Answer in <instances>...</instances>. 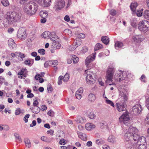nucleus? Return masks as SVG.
Returning <instances> with one entry per match:
<instances>
[{
    "instance_id": "1",
    "label": "nucleus",
    "mask_w": 149,
    "mask_h": 149,
    "mask_svg": "<svg viewBox=\"0 0 149 149\" xmlns=\"http://www.w3.org/2000/svg\"><path fill=\"white\" fill-rule=\"evenodd\" d=\"M120 122L123 123L128 127V131L125 134L124 137L126 141H131L132 139L136 141L138 139V131L135 127H133L131 124V121L128 112L124 113L119 118Z\"/></svg>"
},
{
    "instance_id": "2",
    "label": "nucleus",
    "mask_w": 149,
    "mask_h": 149,
    "mask_svg": "<svg viewBox=\"0 0 149 149\" xmlns=\"http://www.w3.org/2000/svg\"><path fill=\"white\" fill-rule=\"evenodd\" d=\"M21 15L20 13L15 11L8 12L6 15V22L9 25L20 21Z\"/></svg>"
},
{
    "instance_id": "3",
    "label": "nucleus",
    "mask_w": 149,
    "mask_h": 149,
    "mask_svg": "<svg viewBox=\"0 0 149 149\" xmlns=\"http://www.w3.org/2000/svg\"><path fill=\"white\" fill-rule=\"evenodd\" d=\"M119 97L118 100H120L121 102L116 104L117 108L118 111L120 112L125 111L126 110L125 102L128 99L126 91L125 90L122 91H120Z\"/></svg>"
},
{
    "instance_id": "4",
    "label": "nucleus",
    "mask_w": 149,
    "mask_h": 149,
    "mask_svg": "<svg viewBox=\"0 0 149 149\" xmlns=\"http://www.w3.org/2000/svg\"><path fill=\"white\" fill-rule=\"evenodd\" d=\"M23 5H24V11L30 15L35 14L38 8V5L33 1H27Z\"/></svg>"
},
{
    "instance_id": "5",
    "label": "nucleus",
    "mask_w": 149,
    "mask_h": 149,
    "mask_svg": "<svg viewBox=\"0 0 149 149\" xmlns=\"http://www.w3.org/2000/svg\"><path fill=\"white\" fill-rule=\"evenodd\" d=\"M128 75L127 72L126 71H122L121 70L117 72L115 75V80L119 82L125 80L126 81H128L127 79Z\"/></svg>"
},
{
    "instance_id": "6",
    "label": "nucleus",
    "mask_w": 149,
    "mask_h": 149,
    "mask_svg": "<svg viewBox=\"0 0 149 149\" xmlns=\"http://www.w3.org/2000/svg\"><path fill=\"white\" fill-rule=\"evenodd\" d=\"M87 72V75L86 77V81L87 84H92L95 82L96 78L95 74L92 72H91L89 70H86Z\"/></svg>"
},
{
    "instance_id": "7",
    "label": "nucleus",
    "mask_w": 149,
    "mask_h": 149,
    "mask_svg": "<svg viewBox=\"0 0 149 149\" xmlns=\"http://www.w3.org/2000/svg\"><path fill=\"white\" fill-rule=\"evenodd\" d=\"M115 72L114 67L112 66H109L107 69L106 78L107 83L108 81H112L113 76Z\"/></svg>"
},
{
    "instance_id": "8",
    "label": "nucleus",
    "mask_w": 149,
    "mask_h": 149,
    "mask_svg": "<svg viewBox=\"0 0 149 149\" xmlns=\"http://www.w3.org/2000/svg\"><path fill=\"white\" fill-rule=\"evenodd\" d=\"M139 29L141 31H146L149 30V22L144 20L140 22Z\"/></svg>"
},
{
    "instance_id": "9",
    "label": "nucleus",
    "mask_w": 149,
    "mask_h": 149,
    "mask_svg": "<svg viewBox=\"0 0 149 149\" xmlns=\"http://www.w3.org/2000/svg\"><path fill=\"white\" fill-rule=\"evenodd\" d=\"M65 2L64 0H56L54 8L56 10L58 11L64 7Z\"/></svg>"
},
{
    "instance_id": "10",
    "label": "nucleus",
    "mask_w": 149,
    "mask_h": 149,
    "mask_svg": "<svg viewBox=\"0 0 149 149\" xmlns=\"http://www.w3.org/2000/svg\"><path fill=\"white\" fill-rule=\"evenodd\" d=\"M17 36L21 40H24L26 37L25 29L22 28L19 29L18 30Z\"/></svg>"
},
{
    "instance_id": "11",
    "label": "nucleus",
    "mask_w": 149,
    "mask_h": 149,
    "mask_svg": "<svg viewBox=\"0 0 149 149\" xmlns=\"http://www.w3.org/2000/svg\"><path fill=\"white\" fill-rule=\"evenodd\" d=\"M96 54V53L95 52L86 58L85 60V63L87 67H88L90 63L95 59Z\"/></svg>"
},
{
    "instance_id": "12",
    "label": "nucleus",
    "mask_w": 149,
    "mask_h": 149,
    "mask_svg": "<svg viewBox=\"0 0 149 149\" xmlns=\"http://www.w3.org/2000/svg\"><path fill=\"white\" fill-rule=\"evenodd\" d=\"M132 141H126L125 142V146L127 149H136L135 148L137 147L136 143H133Z\"/></svg>"
},
{
    "instance_id": "13",
    "label": "nucleus",
    "mask_w": 149,
    "mask_h": 149,
    "mask_svg": "<svg viewBox=\"0 0 149 149\" xmlns=\"http://www.w3.org/2000/svg\"><path fill=\"white\" fill-rule=\"evenodd\" d=\"M141 110V106L139 104H136L132 108V111L133 113L136 115H138L140 113Z\"/></svg>"
},
{
    "instance_id": "14",
    "label": "nucleus",
    "mask_w": 149,
    "mask_h": 149,
    "mask_svg": "<svg viewBox=\"0 0 149 149\" xmlns=\"http://www.w3.org/2000/svg\"><path fill=\"white\" fill-rule=\"evenodd\" d=\"M132 39L135 43H137L143 41L144 38L141 35H138L133 36L132 37Z\"/></svg>"
},
{
    "instance_id": "15",
    "label": "nucleus",
    "mask_w": 149,
    "mask_h": 149,
    "mask_svg": "<svg viewBox=\"0 0 149 149\" xmlns=\"http://www.w3.org/2000/svg\"><path fill=\"white\" fill-rule=\"evenodd\" d=\"M75 120L77 123L81 124L86 122V120L84 117L80 116H77Z\"/></svg>"
},
{
    "instance_id": "16",
    "label": "nucleus",
    "mask_w": 149,
    "mask_h": 149,
    "mask_svg": "<svg viewBox=\"0 0 149 149\" xmlns=\"http://www.w3.org/2000/svg\"><path fill=\"white\" fill-rule=\"evenodd\" d=\"M30 109L31 111L35 113L38 114L39 113L40 111V109L38 107H30Z\"/></svg>"
},
{
    "instance_id": "17",
    "label": "nucleus",
    "mask_w": 149,
    "mask_h": 149,
    "mask_svg": "<svg viewBox=\"0 0 149 149\" xmlns=\"http://www.w3.org/2000/svg\"><path fill=\"white\" fill-rule=\"evenodd\" d=\"M95 126L93 124L88 123H86L85 125V128L88 130H91L95 128Z\"/></svg>"
},
{
    "instance_id": "18",
    "label": "nucleus",
    "mask_w": 149,
    "mask_h": 149,
    "mask_svg": "<svg viewBox=\"0 0 149 149\" xmlns=\"http://www.w3.org/2000/svg\"><path fill=\"white\" fill-rule=\"evenodd\" d=\"M8 45L12 49L14 48L16 46V45L15 43L14 40L12 38H10L8 40Z\"/></svg>"
},
{
    "instance_id": "19",
    "label": "nucleus",
    "mask_w": 149,
    "mask_h": 149,
    "mask_svg": "<svg viewBox=\"0 0 149 149\" xmlns=\"http://www.w3.org/2000/svg\"><path fill=\"white\" fill-rule=\"evenodd\" d=\"M137 141V142L138 143V144H145L146 143V138L144 136H141L140 137V136L139 135V137L138 139L136 141Z\"/></svg>"
},
{
    "instance_id": "20",
    "label": "nucleus",
    "mask_w": 149,
    "mask_h": 149,
    "mask_svg": "<svg viewBox=\"0 0 149 149\" xmlns=\"http://www.w3.org/2000/svg\"><path fill=\"white\" fill-rule=\"evenodd\" d=\"M51 0H42L41 5L44 7H47L50 3Z\"/></svg>"
},
{
    "instance_id": "21",
    "label": "nucleus",
    "mask_w": 149,
    "mask_h": 149,
    "mask_svg": "<svg viewBox=\"0 0 149 149\" xmlns=\"http://www.w3.org/2000/svg\"><path fill=\"white\" fill-rule=\"evenodd\" d=\"M101 40L106 45L108 44L109 41V37L107 36L102 37Z\"/></svg>"
},
{
    "instance_id": "22",
    "label": "nucleus",
    "mask_w": 149,
    "mask_h": 149,
    "mask_svg": "<svg viewBox=\"0 0 149 149\" xmlns=\"http://www.w3.org/2000/svg\"><path fill=\"white\" fill-rule=\"evenodd\" d=\"M138 6V4L136 2H134L131 3L130 6L131 10L134 13L135 12L136 7Z\"/></svg>"
},
{
    "instance_id": "23",
    "label": "nucleus",
    "mask_w": 149,
    "mask_h": 149,
    "mask_svg": "<svg viewBox=\"0 0 149 149\" xmlns=\"http://www.w3.org/2000/svg\"><path fill=\"white\" fill-rule=\"evenodd\" d=\"M40 17L42 18H46L48 16L47 12L46 11H41L39 13Z\"/></svg>"
},
{
    "instance_id": "24",
    "label": "nucleus",
    "mask_w": 149,
    "mask_h": 149,
    "mask_svg": "<svg viewBox=\"0 0 149 149\" xmlns=\"http://www.w3.org/2000/svg\"><path fill=\"white\" fill-rule=\"evenodd\" d=\"M79 137L82 140L86 141L87 140L86 135L85 134H83L81 132H77Z\"/></svg>"
},
{
    "instance_id": "25",
    "label": "nucleus",
    "mask_w": 149,
    "mask_h": 149,
    "mask_svg": "<svg viewBox=\"0 0 149 149\" xmlns=\"http://www.w3.org/2000/svg\"><path fill=\"white\" fill-rule=\"evenodd\" d=\"M108 140L109 142L112 143H115L116 141L115 136L112 135H111L109 136Z\"/></svg>"
},
{
    "instance_id": "26",
    "label": "nucleus",
    "mask_w": 149,
    "mask_h": 149,
    "mask_svg": "<svg viewBox=\"0 0 149 149\" xmlns=\"http://www.w3.org/2000/svg\"><path fill=\"white\" fill-rule=\"evenodd\" d=\"M59 41H58V42H56L52 43V46L54 48L56 49H59L60 48L61 45L60 43H59Z\"/></svg>"
},
{
    "instance_id": "27",
    "label": "nucleus",
    "mask_w": 149,
    "mask_h": 149,
    "mask_svg": "<svg viewBox=\"0 0 149 149\" xmlns=\"http://www.w3.org/2000/svg\"><path fill=\"white\" fill-rule=\"evenodd\" d=\"M95 96L93 93H90L88 95V99L91 102H93L95 99Z\"/></svg>"
},
{
    "instance_id": "28",
    "label": "nucleus",
    "mask_w": 149,
    "mask_h": 149,
    "mask_svg": "<svg viewBox=\"0 0 149 149\" xmlns=\"http://www.w3.org/2000/svg\"><path fill=\"white\" fill-rule=\"evenodd\" d=\"M123 45V43L121 42L117 41L115 44V47L116 49H118L119 48L122 47Z\"/></svg>"
},
{
    "instance_id": "29",
    "label": "nucleus",
    "mask_w": 149,
    "mask_h": 149,
    "mask_svg": "<svg viewBox=\"0 0 149 149\" xmlns=\"http://www.w3.org/2000/svg\"><path fill=\"white\" fill-rule=\"evenodd\" d=\"M24 143L26 147L30 148L31 146V144L30 140L28 138H25L24 139Z\"/></svg>"
},
{
    "instance_id": "30",
    "label": "nucleus",
    "mask_w": 149,
    "mask_h": 149,
    "mask_svg": "<svg viewBox=\"0 0 149 149\" xmlns=\"http://www.w3.org/2000/svg\"><path fill=\"white\" fill-rule=\"evenodd\" d=\"M136 149H146V147L145 144H137V147L135 148Z\"/></svg>"
},
{
    "instance_id": "31",
    "label": "nucleus",
    "mask_w": 149,
    "mask_h": 149,
    "mask_svg": "<svg viewBox=\"0 0 149 149\" xmlns=\"http://www.w3.org/2000/svg\"><path fill=\"white\" fill-rule=\"evenodd\" d=\"M81 43V40L79 38H77L74 42L73 44L76 45V47H77L78 46L80 45Z\"/></svg>"
},
{
    "instance_id": "32",
    "label": "nucleus",
    "mask_w": 149,
    "mask_h": 149,
    "mask_svg": "<svg viewBox=\"0 0 149 149\" xmlns=\"http://www.w3.org/2000/svg\"><path fill=\"white\" fill-rule=\"evenodd\" d=\"M51 32L48 31H46L44 32L42 34L43 37L45 39V38H50V34Z\"/></svg>"
},
{
    "instance_id": "33",
    "label": "nucleus",
    "mask_w": 149,
    "mask_h": 149,
    "mask_svg": "<svg viewBox=\"0 0 149 149\" xmlns=\"http://www.w3.org/2000/svg\"><path fill=\"white\" fill-rule=\"evenodd\" d=\"M32 60L33 61V63H31V61L29 59L26 60L24 61V64L25 65H28L29 66H31L33 64V60L32 59Z\"/></svg>"
},
{
    "instance_id": "34",
    "label": "nucleus",
    "mask_w": 149,
    "mask_h": 149,
    "mask_svg": "<svg viewBox=\"0 0 149 149\" xmlns=\"http://www.w3.org/2000/svg\"><path fill=\"white\" fill-rule=\"evenodd\" d=\"M143 16L146 19H149V10H145L143 13Z\"/></svg>"
},
{
    "instance_id": "35",
    "label": "nucleus",
    "mask_w": 149,
    "mask_h": 149,
    "mask_svg": "<svg viewBox=\"0 0 149 149\" xmlns=\"http://www.w3.org/2000/svg\"><path fill=\"white\" fill-rule=\"evenodd\" d=\"M102 48V44L100 43H97L95 45L94 47L95 51H96Z\"/></svg>"
},
{
    "instance_id": "36",
    "label": "nucleus",
    "mask_w": 149,
    "mask_h": 149,
    "mask_svg": "<svg viewBox=\"0 0 149 149\" xmlns=\"http://www.w3.org/2000/svg\"><path fill=\"white\" fill-rule=\"evenodd\" d=\"M72 57L74 63H76L78 62L79 60V58L78 57L74 55H72Z\"/></svg>"
},
{
    "instance_id": "37",
    "label": "nucleus",
    "mask_w": 149,
    "mask_h": 149,
    "mask_svg": "<svg viewBox=\"0 0 149 149\" xmlns=\"http://www.w3.org/2000/svg\"><path fill=\"white\" fill-rule=\"evenodd\" d=\"M50 61L51 66L52 67H55V66L58 65V62L57 60H51Z\"/></svg>"
},
{
    "instance_id": "38",
    "label": "nucleus",
    "mask_w": 149,
    "mask_h": 149,
    "mask_svg": "<svg viewBox=\"0 0 149 149\" xmlns=\"http://www.w3.org/2000/svg\"><path fill=\"white\" fill-rule=\"evenodd\" d=\"M38 99V98L37 97H35L33 99V107H38V105L39 104V103L37 100Z\"/></svg>"
},
{
    "instance_id": "39",
    "label": "nucleus",
    "mask_w": 149,
    "mask_h": 149,
    "mask_svg": "<svg viewBox=\"0 0 149 149\" xmlns=\"http://www.w3.org/2000/svg\"><path fill=\"white\" fill-rule=\"evenodd\" d=\"M88 117L91 119H94L95 118V115L93 113L88 112L87 113Z\"/></svg>"
},
{
    "instance_id": "40",
    "label": "nucleus",
    "mask_w": 149,
    "mask_h": 149,
    "mask_svg": "<svg viewBox=\"0 0 149 149\" xmlns=\"http://www.w3.org/2000/svg\"><path fill=\"white\" fill-rule=\"evenodd\" d=\"M26 70V68H23L19 72H18L17 74L18 75H26V73H24L25 71Z\"/></svg>"
},
{
    "instance_id": "41",
    "label": "nucleus",
    "mask_w": 149,
    "mask_h": 149,
    "mask_svg": "<svg viewBox=\"0 0 149 149\" xmlns=\"http://www.w3.org/2000/svg\"><path fill=\"white\" fill-rule=\"evenodd\" d=\"M1 2L5 6H8L9 5V3L8 0H1Z\"/></svg>"
},
{
    "instance_id": "42",
    "label": "nucleus",
    "mask_w": 149,
    "mask_h": 149,
    "mask_svg": "<svg viewBox=\"0 0 149 149\" xmlns=\"http://www.w3.org/2000/svg\"><path fill=\"white\" fill-rule=\"evenodd\" d=\"M14 136L18 140L19 143L22 142L21 138L18 134L17 133L15 134Z\"/></svg>"
},
{
    "instance_id": "43",
    "label": "nucleus",
    "mask_w": 149,
    "mask_h": 149,
    "mask_svg": "<svg viewBox=\"0 0 149 149\" xmlns=\"http://www.w3.org/2000/svg\"><path fill=\"white\" fill-rule=\"evenodd\" d=\"M96 144L98 145H101L104 143V141L101 139H98L96 140Z\"/></svg>"
},
{
    "instance_id": "44",
    "label": "nucleus",
    "mask_w": 149,
    "mask_h": 149,
    "mask_svg": "<svg viewBox=\"0 0 149 149\" xmlns=\"http://www.w3.org/2000/svg\"><path fill=\"white\" fill-rule=\"evenodd\" d=\"M77 47L76 45H75L74 44L73 45L70 46L69 48V50L72 51H74Z\"/></svg>"
},
{
    "instance_id": "45",
    "label": "nucleus",
    "mask_w": 149,
    "mask_h": 149,
    "mask_svg": "<svg viewBox=\"0 0 149 149\" xmlns=\"http://www.w3.org/2000/svg\"><path fill=\"white\" fill-rule=\"evenodd\" d=\"M105 101L107 104L110 105L113 107H114V104L111 101L108 99L106 100Z\"/></svg>"
},
{
    "instance_id": "46",
    "label": "nucleus",
    "mask_w": 149,
    "mask_h": 149,
    "mask_svg": "<svg viewBox=\"0 0 149 149\" xmlns=\"http://www.w3.org/2000/svg\"><path fill=\"white\" fill-rule=\"evenodd\" d=\"M50 39L53 41V42H58V41H59V39L58 38V36H56L55 38H51Z\"/></svg>"
},
{
    "instance_id": "47",
    "label": "nucleus",
    "mask_w": 149,
    "mask_h": 149,
    "mask_svg": "<svg viewBox=\"0 0 149 149\" xmlns=\"http://www.w3.org/2000/svg\"><path fill=\"white\" fill-rule=\"evenodd\" d=\"M69 78V74L66 73L64 76L63 77V81H67Z\"/></svg>"
},
{
    "instance_id": "48",
    "label": "nucleus",
    "mask_w": 149,
    "mask_h": 149,
    "mask_svg": "<svg viewBox=\"0 0 149 149\" xmlns=\"http://www.w3.org/2000/svg\"><path fill=\"white\" fill-rule=\"evenodd\" d=\"M17 54H18V56L19 57L22 59H23V58L25 57V56L24 54L21 52L18 53H16Z\"/></svg>"
},
{
    "instance_id": "49",
    "label": "nucleus",
    "mask_w": 149,
    "mask_h": 149,
    "mask_svg": "<svg viewBox=\"0 0 149 149\" xmlns=\"http://www.w3.org/2000/svg\"><path fill=\"white\" fill-rule=\"evenodd\" d=\"M51 66L50 61H47L45 62L44 66L45 68H47L49 66Z\"/></svg>"
},
{
    "instance_id": "50",
    "label": "nucleus",
    "mask_w": 149,
    "mask_h": 149,
    "mask_svg": "<svg viewBox=\"0 0 149 149\" xmlns=\"http://www.w3.org/2000/svg\"><path fill=\"white\" fill-rule=\"evenodd\" d=\"M47 114L51 117H53L54 115V112L52 110H50L47 112Z\"/></svg>"
},
{
    "instance_id": "51",
    "label": "nucleus",
    "mask_w": 149,
    "mask_h": 149,
    "mask_svg": "<svg viewBox=\"0 0 149 149\" xmlns=\"http://www.w3.org/2000/svg\"><path fill=\"white\" fill-rule=\"evenodd\" d=\"M30 115L27 114L26 115L24 118V120L25 121V123H26L28 122V118L29 117Z\"/></svg>"
},
{
    "instance_id": "52",
    "label": "nucleus",
    "mask_w": 149,
    "mask_h": 149,
    "mask_svg": "<svg viewBox=\"0 0 149 149\" xmlns=\"http://www.w3.org/2000/svg\"><path fill=\"white\" fill-rule=\"evenodd\" d=\"M63 79V77L62 76H60L58 78V85H60L61 84L62 82Z\"/></svg>"
},
{
    "instance_id": "53",
    "label": "nucleus",
    "mask_w": 149,
    "mask_h": 149,
    "mask_svg": "<svg viewBox=\"0 0 149 149\" xmlns=\"http://www.w3.org/2000/svg\"><path fill=\"white\" fill-rule=\"evenodd\" d=\"M110 14L112 16H115L116 14V12L115 10L112 9L110 11Z\"/></svg>"
},
{
    "instance_id": "54",
    "label": "nucleus",
    "mask_w": 149,
    "mask_h": 149,
    "mask_svg": "<svg viewBox=\"0 0 149 149\" xmlns=\"http://www.w3.org/2000/svg\"><path fill=\"white\" fill-rule=\"evenodd\" d=\"M38 52L40 54L43 55L45 54V50L44 49H40L38 50Z\"/></svg>"
},
{
    "instance_id": "55",
    "label": "nucleus",
    "mask_w": 149,
    "mask_h": 149,
    "mask_svg": "<svg viewBox=\"0 0 149 149\" xmlns=\"http://www.w3.org/2000/svg\"><path fill=\"white\" fill-rule=\"evenodd\" d=\"M146 106L148 110H149V97L146 100Z\"/></svg>"
},
{
    "instance_id": "56",
    "label": "nucleus",
    "mask_w": 149,
    "mask_h": 149,
    "mask_svg": "<svg viewBox=\"0 0 149 149\" xmlns=\"http://www.w3.org/2000/svg\"><path fill=\"white\" fill-rule=\"evenodd\" d=\"M75 96L76 98L79 100L80 99L81 97V94L76 92L75 93Z\"/></svg>"
},
{
    "instance_id": "57",
    "label": "nucleus",
    "mask_w": 149,
    "mask_h": 149,
    "mask_svg": "<svg viewBox=\"0 0 149 149\" xmlns=\"http://www.w3.org/2000/svg\"><path fill=\"white\" fill-rule=\"evenodd\" d=\"M83 92V89L82 88H80L78 90L76 91V93H78L81 94Z\"/></svg>"
},
{
    "instance_id": "58",
    "label": "nucleus",
    "mask_w": 149,
    "mask_h": 149,
    "mask_svg": "<svg viewBox=\"0 0 149 149\" xmlns=\"http://www.w3.org/2000/svg\"><path fill=\"white\" fill-rule=\"evenodd\" d=\"M78 37L81 38H84L85 37V35L83 33H81L78 34Z\"/></svg>"
},
{
    "instance_id": "59",
    "label": "nucleus",
    "mask_w": 149,
    "mask_h": 149,
    "mask_svg": "<svg viewBox=\"0 0 149 149\" xmlns=\"http://www.w3.org/2000/svg\"><path fill=\"white\" fill-rule=\"evenodd\" d=\"M136 21H132V22H131V26L134 27H136Z\"/></svg>"
},
{
    "instance_id": "60",
    "label": "nucleus",
    "mask_w": 149,
    "mask_h": 149,
    "mask_svg": "<svg viewBox=\"0 0 149 149\" xmlns=\"http://www.w3.org/2000/svg\"><path fill=\"white\" fill-rule=\"evenodd\" d=\"M146 77L143 74L142 75L140 78V80L141 81L143 82H146Z\"/></svg>"
},
{
    "instance_id": "61",
    "label": "nucleus",
    "mask_w": 149,
    "mask_h": 149,
    "mask_svg": "<svg viewBox=\"0 0 149 149\" xmlns=\"http://www.w3.org/2000/svg\"><path fill=\"white\" fill-rule=\"evenodd\" d=\"M64 20L67 22H68L70 21V18L69 16L68 15H65L64 17Z\"/></svg>"
},
{
    "instance_id": "62",
    "label": "nucleus",
    "mask_w": 149,
    "mask_h": 149,
    "mask_svg": "<svg viewBox=\"0 0 149 149\" xmlns=\"http://www.w3.org/2000/svg\"><path fill=\"white\" fill-rule=\"evenodd\" d=\"M50 38H55L56 36H57L55 34V32H53L51 33V34H50Z\"/></svg>"
},
{
    "instance_id": "63",
    "label": "nucleus",
    "mask_w": 149,
    "mask_h": 149,
    "mask_svg": "<svg viewBox=\"0 0 149 149\" xmlns=\"http://www.w3.org/2000/svg\"><path fill=\"white\" fill-rule=\"evenodd\" d=\"M88 50V48L86 47H83L82 50V52L84 53L86 52Z\"/></svg>"
},
{
    "instance_id": "64",
    "label": "nucleus",
    "mask_w": 149,
    "mask_h": 149,
    "mask_svg": "<svg viewBox=\"0 0 149 149\" xmlns=\"http://www.w3.org/2000/svg\"><path fill=\"white\" fill-rule=\"evenodd\" d=\"M41 76L40 74H37L35 77V78L36 80H38V79L41 78Z\"/></svg>"
}]
</instances>
